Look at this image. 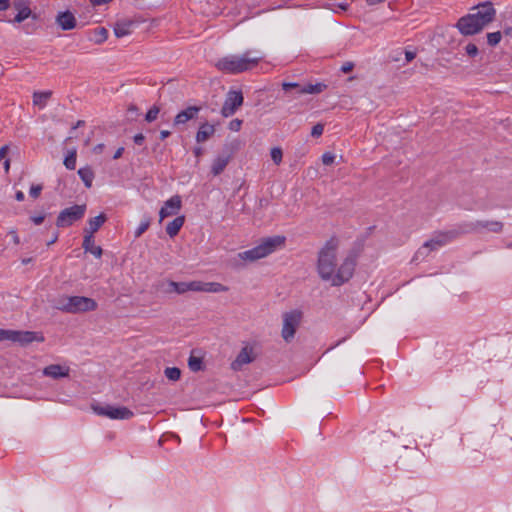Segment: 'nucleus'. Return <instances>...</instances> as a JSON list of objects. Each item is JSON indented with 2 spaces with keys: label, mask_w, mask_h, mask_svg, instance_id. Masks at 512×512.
Wrapping results in <instances>:
<instances>
[{
  "label": "nucleus",
  "mask_w": 512,
  "mask_h": 512,
  "mask_svg": "<svg viewBox=\"0 0 512 512\" xmlns=\"http://www.w3.org/2000/svg\"><path fill=\"white\" fill-rule=\"evenodd\" d=\"M338 249L339 240L331 237L319 250L317 256V273L323 281L330 282L332 286H341L348 282L356 266L353 256H347L339 262Z\"/></svg>",
  "instance_id": "1"
},
{
  "label": "nucleus",
  "mask_w": 512,
  "mask_h": 512,
  "mask_svg": "<svg viewBox=\"0 0 512 512\" xmlns=\"http://www.w3.org/2000/svg\"><path fill=\"white\" fill-rule=\"evenodd\" d=\"M496 10L489 1L474 6L471 12L459 18L456 28L464 36L480 33L486 26L494 21Z\"/></svg>",
  "instance_id": "2"
},
{
  "label": "nucleus",
  "mask_w": 512,
  "mask_h": 512,
  "mask_svg": "<svg viewBox=\"0 0 512 512\" xmlns=\"http://www.w3.org/2000/svg\"><path fill=\"white\" fill-rule=\"evenodd\" d=\"M164 286V292L171 294H184L188 291L194 292H206V293H221L227 292L229 288L218 282H202V281H190V282H175L167 280L162 283Z\"/></svg>",
  "instance_id": "3"
},
{
  "label": "nucleus",
  "mask_w": 512,
  "mask_h": 512,
  "mask_svg": "<svg viewBox=\"0 0 512 512\" xmlns=\"http://www.w3.org/2000/svg\"><path fill=\"white\" fill-rule=\"evenodd\" d=\"M262 58V56L250 57L248 52L243 55H228L219 59L215 66L224 73L239 74L256 67Z\"/></svg>",
  "instance_id": "4"
},
{
  "label": "nucleus",
  "mask_w": 512,
  "mask_h": 512,
  "mask_svg": "<svg viewBox=\"0 0 512 512\" xmlns=\"http://www.w3.org/2000/svg\"><path fill=\"white\" fill-rule=\"evenodd\" d=\"M285 240L286 238L280 235L264 238L257 246L239 253V258L250 262L265 258L282 247Z\"/></svg>",
  "instance_id": "5"
},
{
  "label": "nucleus",
  "mask_w": 512,
  "mask_h": 512,
  "mask_svg": "<svg viewBox=\"0 0 512 512\" xmlns=\"http://www.w3.org/2000/svg\"><path fill=\"white\" fill-rule=\"evenodd\" d=\"M285 240L286 238L280 235L264 238L257 246L239 253V258L250 262L265 258L282 247Z\"/></svg>",
  "instance_id": "6"
},
{
  "label": "nucleus",
  "mask_w": 512,
  "mask_h": 512,
  "mask_svg": "<svg viewBox=\"0 0 512 512\" xmlns=\"http://www.w3.org/2000/svg\"><path fill=\"white\" fill-rule=\"evenodd\" d=\"M56 307L63 312L76 314L95 311L98 305L94 299L89 297L69 296L60 299Z\"/></svg>",
  "instance_id": "7"
},
{
  "label": "nucleus",
  "mask_w": 512,
  "mask_h": 512,
  "mask_svg": "<svg viewBox=\"0 0 512 512\" xmlns=\"http://www.w3.org/2000/svg\"><path fill=\"white\" fill-rule=\"evenodd\" d=\"M460 235H463L462 230L460 229V224L449 231L439 232L433 238L424 243V245L418 250V254L425 255L429 251L436 250L446 245Z\"/></svg>",
  "instance_id": "8"
},
{
  "label": "nucleus",
  "mask_w": 512,
  "mask_h": 512,
  "mask_svg": "<svg viewBox=\"0 0 512 512\" xmlns=\"http://www.w3.org/2000/svg\"><path fill=\"white\" fill-rule=\"evenodd\" d=\"M302 316L300 310H291L283 314L281 336L286 343H290L294 339L295 333L301 324Z\"/></svg>",
  "instance_id": "9"
},
{
  "label": "nucleus",
  "mask_w": 512,
  "mask_h": 512,
  "mask_svg": "<svg viewBox=\"0 0 512 512\" xmlns=\"http://www.w3.org/2000/svg\"><path fill=\"white\" fill-rule=\"evenodd\" d=\"M92 409L99 416L115 420H126L134 416V413L125 406L93 405Z\"/></svg>",
  "instance_id": "10"
},
{
  "label": "nucleus",
  "mask_w": 512,
  "mask_h": 512,
  "mask_svg": "<svg viewBox=\"0 0 512 512\" xmlns=\"http://www.w3.org/2000/svg\"><path fill=\"white\" fill-rule=\"evenodd\" d=\"M86 211V205H73L62 210L56 220L58 227H68L82 219Z\"/></svg>",
  "instance_id": "11"
},
{
  "label": "nucleus",
  "mask_w": 512,
  "mask_h": 512,
  "mask_svg": "<svg viewBox=\"0 0 512 512\" xmlns=\"http://www.w3.org/2000/svg\"><path fill=\"white\" fill-rule=\"evenodd\" d=\"M462 234L480 232L483 229L494 233H500L503 230V223L500 221L478 220L475 222H465L460 224Z\"/></svg>",
  "instance_id": "12"
},
{
  "label": "nucleus",
  "mask_w": 512,
  "mask_h": 512,
  "mask_svg": "<svg viewBox=\"0 0 512 512\" xmlns=\"http://www.w3.org/2000/svg\"><path fill=\"white\" fill-rule=\"evenodd\" d=\"M243 100L244 98L241 91H229L221 109L222 116H232L243 104Z\"/></svg>",
  "instance_id": "13"
},
{
  "label": "nucleus",
  "mask_w": 512,
  "mask_h": 512,
  "mask_svg": "<svg viewBox=\"0 0 512 512\" xmlns=\"http://www.w3.org/2000/svg\"><path fill=\"white\" fill-rule=\"evenodd\" d=\"M326 85L324 83H316V84H307L304 86H301L297 83H288L285 82L282 84V88L284 91L288 92L292 89L295 90L296 94H319L324 89H326Z\"/></svg>",
  "instance_id": "14"
},
{
  "label": "nucleus",
  "mask_w": 512,
  "mask_h": 512,
  "mask_svg": "<svg viewBox=\"0 0 512 512\" xmlns=\"http://www.w3.org/2000/svg\"><path fill=\"white\" fill-rule=\"evenodd\" d=\"M182 208V200L179 195H174L168 199L159 211V222L165 218L177 215Z\"/></svg>",
  "instance_id": "15"
},
{
  "label": "nucleus",
  "mask_w": 512,
  "mask_h": 512,
  "mask_svg": "<svg viewBox=\"0 0 512 512\" xmlns=\"http://www.w3.org/2000/svg\"><path fill=\"white\" fill-rule=\"evenodd\" d=\"M43 342L44 337L41 333L33 331H17L14 330V336L12 342L19 343L21 345H27L32 342Z\"/></svg>",
  "instance_id": "16"
},
{
  "label": "nucleus",
  "mask_w": 512,
  "mask_h": 512,
  "mask_svg": "<svg viewBox=\"0 0 512 512\" xmlns=\"http://www.w3.org/2000/svg\"><path fill=\"white\" fill-rule=\"evenodd\" d=\"M255 359L253 348L245 346L241 349L236 359L232 362L231 367L233 370H240L245 364L251 363Z\"/></svg>",
  "instance_id": "17"
},
{
  "label": "nucleus",
  "mask_w": 512,
  "mask_h": 512,
  "mask_svg": "<svg viewBox=\"0 0 512 512\" xmlns=\"http://www.w3.org/2000/svg\"><path fill=\"white\" fill-rule=\"evenodd\" d=\"M69 373L70 369L68 366H62L59 364H51L43 369V375L53 379L68 377Z\"/></svg>",
  "instance_id": "18"
},
{
  "label": "nucleus",
  "mask_w": 512,
  "mask_h": 512,
  "mask_svg": "<svg viewBox=\"0 0 512 512\" xmlns=\"http://www.w3.org/2000/svg\"><path fill=\"white\" fill-rule=\"evenodd\" d=\"M134 24V21L130 19L118 20L113 26L115 36L121 38L130 35Z\"/></svg>",
  "instance_id": "19"
},
{
  "label": "nucleus",
  "mask_w": 512,
  "mask_h": 512,
  "mask_svg": "<svg viewBox=\"0 0 512 512\" xmlns=\"http://www.w3.org/2000/svg\"><path fill=\"white\" fill-rule=\"evenodd\" d=\"M200 111V107L190 106L180 111L174 118V125L185 124L189 120L194 119Z\"/></svg>",
  "instance_id": "20"
},
{
  "label": "nucleus",
  "mask_w": 512,
  "mask_h": 512,
  "mask_svg": "<svg viewBox=\"0 0 512 512\" xmlns=\"http://www.w3.org/2000/svg\"><path fill=\"white\" fill-rule=\"evenodd\" d=\"M56 22L63 30H71L76 27V18L70 11L59 13Z\"/></svg>",
  "instance_id": "21"
},
{
  "label": "nucleus",
  "mask_w": 512,
  "mask_h": 512,
  "mask_svg": "<svg viewBox=\"0 0 512 512\" xmlns=\"http://www.w3.org/2000/svg\"><path fill=\"white\" fill-rule=\"evenodd\" d=\"M106 220L107 217L104 213L89 219L88 226L84 229L85 235L93 236V234L99 230V228L105 223Z\"/></svg>",
  "instance_id": "22"
},
{
  "label": "nucleus",
  "mask_w": 512,
  "mask_h": 512,
  "mask_svg": "<svg viewBox=\"0 0 512 512\" xmlns=\"http://www.w3.org/2000/svg\"><path fill=\"white\" fill-rule=\"evenodd\" d=\"M82 247L85 250V252L91 253L96 258H101L103 254L102 248L94 244L93 236L85 235Z\"/></svg>",
  "instance_id": "23"
},
{
  "label": "nucleus",
  "mask_w": 512,
  "mask_h": 512,
  "mask_svg": "<svg viewBox=\"0 0 512 512\" xmlns=\"http://www.w3.org/2000/svg\"><path fill=\"white\" fill-rule=\"evenodd\" d=\"M229 162H230L229 155H220V156L216 157L211 166L212 174L214 176H218L219 174H221Z\"/></svg>",
  "instance_id": "24"
},
{
  "label": "nucleus",
  "mask_w": 512,
  "mask_h": 512,
  "mask_svg": "<svg viewBox=\"0 0 512 512\" xmlns=\"http://www.w3.org/2000/svg\"><path fill=\"white\" fill-rule=\"evenodd\" d=\"M215 133V128L213 125L205 123L202 124L196 134V141L198 143L205 142Z\"/></svg>",
  "instance_id": "25"
},
{
  "label": "nucleus",
  "mask_w": 512,
  "mask_h": 512,
  "mask_svg": "<svg viewBox=\"0 0 512 512\" xmlns=\"http://www.w3.org/2000/svg\"><path fill=\"white\" fill-rule=\"evenodd\" d=\"M184 222H185V217L183 215L176 217L174 220H172L171 222H169L167 224L166 233L171 238L175 237L179 233L182 226L184 225Z\"/></svg>",
  "instance_id": "26"
},
{
  "label": "nucleus",
  "mask_w": 512,
  "mask_h": 512,
  "mask_svg": "<svg viewBox=\"0 0 512 512\" xmlns=\"http://www.w3.org/2000/svg\"><path fill=\"white\" fill-rule=\"evenodd\" d=\"M51 96H52L51 91L34 92L33 93V104L35 106L39 107L40 109H43L46 106L47 101L50 99Z\"/></svg>",
  "instance_id": "27"
},
{
  "label": "nucleus",
  "mask_w": 512,
  "mask_h": 512,
  "mask_svg": "<svg viewBox=\"0 0 512 512\" xmlns=\"http://www.w3.org/2000/svg\"><path fill=\"white\" fill-rule=\"evenodd\" d=\"M78 175L81 180L84 182L86 188H91L93 179L95 177L93 170L91 167L86 166L82 167L78 170Z\"/></svg>",
  "instance_id": "28"
},
{
  "label": "nucleus",
  "mask_w": 512,
  "mask_h": 512,
  "mask_svg": "<svg viewBox=\"0 0 512 512\" xmlns=\"http://www.w3.org/2000/svg\"><path fill=\"white\" fill-rule=\"evenodd\" d=\"M76 157H77V153H76L75 149L69 151L68 155L64 159V165L67 169H69V170L75 169Z\"/></svg>",
  "instance_id": "29"
},
{
  "label": "nucleus",
  "mask_w": 512,
  "mask_h": 512,
  "mask_svg": "<svg viewBox=\"0 0 512 512\" xmlns=\"http://www.w3.org/2000/svg\"><path fill=\"white\" fill-rule=\"evenodd\" d=\"M94 34H95V42L97 44H101V43L105 42L108 38V31L104 27L96 28L94 30Z\"/></svg>",
  "instance_id": "30"
},
{
  "label": "nucleus",
  "mask_w": 512,
  "mask_h": 512,
  "mask_svg": "<svg viewBox=\"0 0 512 512\" xmlns=\"http://www.w3.org/2000/svg\"><path fill=\"white\" fill-rule=\"evenodd\" d=\"M165 376L171 381H177L181 377V371L177 367H168L164 371Z\"/></svg>",
  "instance_id": "31"
},
{
  "label": "nucleus",
  "mask_w": 512,
  "mask_h": 512,
  "mask_svg": "<svg viewBox=\"0 0 512 512\" xmlns=\"http://www.w3.org/2000/svg\"><path fill=\"white\" fill-rule=\"evenodd\" d=\"M188 366L193 372L200 371L202 369V359L191 355L188 359Z\"/></svg>",
  "instance_id": "32"
},
{
  "label": "nucleus",
  "mask_w": 512,
  "mask_h": 512,
  "mask_svg": "<svg viewBox=\"0 0 512 512\" xmlns=\"http://www.w3.org/2000/svg\"><path fill=\"white\" fill-rule=\"evenodd\" d=\"M31 15H32V11H31V9L29 7L28 8H21L20 11H18V13L16 14L13 22L21 23L24 20H26L27 18H29Z\"/></svg>",
  "instance_id": "33"
},
{
  "label": "nucleus",
  "mask_w": 512,
  "mask_h": 512,
  "mask_svg": "<svg viewBox=\"0 0 512 512\" xmlns=\"http://www.w3.org/2000/svg\"><path fill=\"white\" fill-rule=\"evenodd\" d=\"M150 224H151V219H150L149 217H145V218L141 221V223H140V225L137 227V229L135 230V233H134L135 237H136V238H138V237H140L144 232H146V231H147V229L149 228Z\"/></svg>",
  "instance_id": "34"
},
{
  "label": "nucleus",
  "mask_w": 512,
  "mask_h": 512,
  "mask_svg": "<svg viewBox=\"0 0 512 512\" xmlns=\"http://www.w3.org/2000/svg\"><path fill=\"white\" fill-rule=\"evenodd\" d=\"M502 39V34L500 31L491 32L487 34V43L494 47L500 43Z\"/></svg>",
  "instance_id": "35"
},
{
  "label": "nucleus",
  "mask_w": 512,
  "mask_h": 512,
  "mask_svg": "<svg viewBox=\"0 0 512 512\" xmlns=\"http://www.w3.org/2000/svg\"><path fill=\"white\" fill-rule=\"evenodd\" d=\"M270 155H271L272 161L276 165H279L282 162L283 152H282V149L280 147L272 148L271 152H270Z\"/></svg>",
  "instance_id": "36"
},
{
  "label": "nucleus",
  "mask_w": 512,
  "mask_h": 512,
  "mask_svg": "<svg viewBox=\"0 0 512 512\" xmlns=\"http://www.w3.org/2000/svg\"><path fill=\"white\" fill-rule=\"evenodd\" d=\"M160 109L157 106L151 107L146 113L145 120L147 122H152L157 119Z\"/></svg>",
  "instance_id": "37"
},
{
  "label": "nucleus",
  "mask_w": 512,
  "mask_h": 512,
  "mask_svg": "<svg viewBox=\"0 0 512 512\" xmlns=\"http://www.w3.org/2000/svg\"><path fill=\"white\" fill-rule=\"evenodd\" d=\"M14 336V330L0 329V341H11Z\"/></svg>",
  "instance_id": "38"
},
{
  "label": "nucleus",
  "mask_w": 512,
  "mask_h": 512,
  "mask_svg": "<svg viewBox=\"0 0 512 512\" xmlns=\"http://www.w3.org/2000/svg\"><path fill=\"white\" fill-rule=\"evenodd\" d=\"M465 52L469 57H476L478 55V48L474 43H469L465 47Z\"/></svg>",
  "instance_id": "39"
},
{
  "label": "nucleus",
  "mask_w": 512,
  "mask_h": 512,
  "mask_svg": "<svg viewBox=\"0 0 512 512\" xmlns=\"http://www.w3.org/2000/svg\"><path fill=\"white\" fill-rule=\"evenodd\" d=\"M335 160V155L331 152H325L322 155V162L324 165H331Z\"/></svg>",
  "instance_id": "40"
},
{
  "label": "nucleus",
  "mask_w": 512,
  "mask_h": 512,
  "mask_svg": "<svg viewBox=\"0 0 512 512\" xmlns=\"http://www.w3.org/2000/svg\"><path fill=\"white\" fill-rule=\"evenodd\" d=\"M241 126H242V120L240 119H233L232 121H230L229 123V129L231 131H234V132H237L241 129Z\"/></svg>",
  "instance_id": "41"
},
{
  "label": "nucleus",
  "mask_w": 512,
  "mask_h": 512,
  "mask_svg": "<svg viewBox=\"0 0 512 512\" xmlns=\"http://www.w3.org/2000/svg\"><path fill=\"white\" fill-rule=\"evenodd\" d=\"M323 131H324V126L322 124L318 123L315 126H313L311 135L313 137H319L323 134Z\"/></svg>",
  "instance_id": "42"
},
{
  "label": "nucleus",
  "mask_w": 512,
  "mask_h": 512,
  "mask_svg": "<svg viewBox=\"0 0 512 512\" xmlns=\"http://www.w3.org/2000/svg\"><path fill=\"white\" fill-rule=\"evenodd\" d=\"M42 186L41 185H33L30 188L29 194L33 198H38L41 194Z\"/></svg>",
  "instance_id": "43"
},
{
  "label": "nucleus",
  "mask_w": 512,
  "mask_h": 512,
  "mask_svg": "<svg viewBox=\"0 0 512 512\" xmlns=\"http://www.w3.org/2000/svg\"><path fill=\"white\" fill-rule=\"evenodd\" d=\"M13 7L17 10V11H20L21 8H28V6L22 1V0H15L13 2Z\"/></svg>",
  "instance_id": "44"
},
{
  "label": "nucleus",
  "mask_w": 512,
  "mask_h": 512,
  "mask_svg": "<svg viewBox=\"0 0 512 512\" xmlns=\"http://www.w3.org/2000/svg\"><path fill=\"white\" fill-rule=\"evenodd\" d=\"M353 67H354V64L352 62H346L342 65L341 71L344 73H348V72L352 71Z\"/></svg>",
  "instance_id": "45"
},
{
  "label": "nucleus",
  "mask_w": 512,
  "mask_h": 512,
  "mask_svg": "<svg viewBox=\"0 0 512 512\" xmlns=\"http://www.w3.org/2000/svg\"><path fill=\"white\" fill-rule=\"evenodd\" d=\"M8 152H9L8 145H4L0 148V161L3 159H7L6 156H7Z\"/></svg>",
  "instance_id": "46"
},
{
  "label": "nucleus",
  "mask_w": 512,
  "mask_h": 512,
  "mask_svg": "<svg viewBox=\"0 0 512 512\" xmlns=\"http://www.w3.org/2000/svg\"><path fill=\"white\" fill-rule=\"evenodd\" d=\"M92 6H101L112 2L113 0H89Z\"/></svg>",
  "instance_id": "47"
},
{
  "label": "nucleus",
  "mask_w": 512,
  "mask_h": 512,
  "mask_svg": "<svg viewBox=\"0 0 512 512\" xmlns=\"http://www.w3.org/2000/svg\"><path fill=\"white\" fill-rule=\"evenodd\" d=\"M144 140H145V137H144V135L142 133L136 134L134 136V142L137 145H142Z\"/></svg>",
  "instance_id": "48"
},
{
  "label": "nucleus",
  "mask_w": 512,
  "mask_h": 512,
  "mask_svg": "<svg viewBox=\"0 0 512 512\" xmlns=\"http://www.w3.org/2000/svg\"><path fill=\"white\" fill-rule=\"evenodd\" d=\"M416 57V52L414 51H405V58L407 62H411Z\"/></svg>",
  "instance_id": "49"
},
{
  "label": "nucleus",
  "mask_w": 512,
  "mask_h": 512,
  "mask_svg": "<svg viewBox=\"0 0 512 512\" xmlns=\"http://www.w3.org/2000/svg\"><path fill=\"white\" fill-rule=\"evenodd\" d=\"M45 219V216L44 215H38V216H33L31 217V220L34 222V224L36 225H40L43 223Z\"/></svg>",
  "instance_id": "50"
},
{
  "label": "nucleus",
  "mask_w": 512,
  "mask_h": 512,
  "mask_svg": "<svg viewBox=\"0 0 512 512\" xmlns=\"http://www.w3.org/2000/svg\"><path fill=\"white\" fill-rule=\"evenodd\" d=\"M9 8V0H0V10L4 11Z\"/></svg>",
  "instance_id": "51"
},
{
  "label": "nucleus",
  "mask_w": 512,
  "mask_h": 512,
  "mask_svg": "<svg viewBox=\"0 0 512 512\" xmlns=\"http://www.w3.org/2000/svg\"><path fill=\"white\" fill-rule=\"evenodd\" d=\"M123 152H124L123 147L118 148L113 155V159H119L122 156Z\"/></svg>",
  "instance_id": "52"
},
{
  "label": "nucleus",
  "mask_w": 512,
  "mask_h": 512,
  "mask_svg": "<svg viewBox=\"0 0 512 512\" xmlns=\"http://www.w3.org/2000/svg\"><path fill=\"white\" fill-rule=\"evenodd\" d=\"M15 199L17 201H23L24 200V193L22 191H17L15 194Z\"/></svg>",
  "instance_id": "53"
},
{
  "label": "nucleus",
  "mask_w": 512,
  "mask_h": 512,
  "mask_svg": "<svg viewBox=\"0 0 512 512\" xmlns=\"http://www.w3.org/2000/svg\"><path fill=\"white\" fill-rule=\"evenodd\" d=\"M384 1L385 0H366L367 4L369 6H374V5H377V4L382 3Z\"/></svg>",
  "instance_id": "54"
},
{
  "label": "nucleus",
  "mask_w": 512,
  "mask_h": 512,
  "mask_svg": "<svg viewBox=\"0 0 512 512\" xmlns=\"http://www.w3.org/2000/svg\"><path fill=\"white\" fill-rule=\"evenodd\" d=\"M169 135H170V132H169V131H167V130H162V131L160 132V139H161V140H164V139H166Z\"/></svg>",
  "instance_id": "55"
},
{
  "label": "nucleus",
  "mask_w": 512,
  "mask_h": 512,
  "mask_svg": "<svg viewBox=\"0 0 512 512\" xmlns=\"http://www.w3.org/2000/svg\"><path fill=\"white\" fill-rule=\"evenodd\" d=\"M103 148H104V145H103V144H98V145H96V146L94 147V152H95V153H101V152H102V150H103Z\"/></svg>",
  "instance_id": "56"
},
{
  "label": "nucleus",
  "mask_w": 512,
  "mask_h": 512,
  "mask_svg": "<svg viewBox=\"0 0 512 512\" xmlns=\"http://www.w3.org/2000/svg\"><path fill=\"white\" fill-rule=\"evenodd\" d=\"M4 169H5L6 173L9 172V169H10V160L9 159L4 160Z\"/></svg>",
  "instance_id": "57"
},
{
  "label": "nucleus",
  "mask_w": 512,
  "mask_h": 512,
  "mask_svg": "<svg viewBox=\"0 0 512 512\" xmlns=\"http://www.w3.org/2000/svg\"><path fill=\"white\" fill-rule=\"evenodd\" d=\"M11 233H12V235H13V241H14V243H15V244H19V237H18L17 233H16L15 231H12Z\"/></svg>",
  "instance_id": "58"
},
{
  "label": "nucleus",
  "mask_w": 512,
  "mask_h": 512,
  "mask_svg": "<svg viewBox=\"0 0 512 512\" xmlns=\"http://www.w3.org/2000/svg\"><path fill=\"white\" fill-rule=\"evenodd\" d=\"M58 239V233H55L54 234V237H51V240L47 243L48 245H51L53 243H55Z\"/></svg>",
  "instance_id": "59"
},
{
  "label": "nucleus",
  "mask_w": 512,
  "mask_h": 512,
  "mask_svg": "<svg viewBox=\"0 0 512 512\" xmlns=\"http://www.w3.org/2000/svg\"><path fill=\"white\" fill-rule=\"evenodd\" d=\"M194 154L199 157L202 154V148L197 147L194 149Z\"/></svg>",
  "instance_id": "60"
},
{
  "label": "nucleus",
  "mask_w": 512,
  "mask_h": 512,
  "mask_svg": "<svg viewBox=\"0 0 512 512\" xmlns=\"http://www.w3.org/2000/svg\"><path fill=\"white\" fill-rule=\"evenodd\" d=\"M82 125H84V121H83V120H79V121H77V123H76V125L73 127V129H76V128H78V127L82 126Z\"/></svg>",
  "instance_id": "61"
},
{
  "label": "nucleus",
  "mask_w": 512,
  "mask_h": 512,
  "mask_svg": "<svg viewBox=\"0 0 512 512\" xmlns=\"http://www.w3.org/2000/svg\"><path fill=\"white\" fill-rule=\"evenodd\" d=\"M339 7L343 10H346L348 5L347 4H340Z\"/></svg>",
  "instance_id": "62"
},
{
  "label": "nucleus",
  "mask_w": 512,
  "mask_h": 512,
  "mask_svg": "<svg viewBox=\"0 0 512 512\" xmlns=\"http://www.w3.org/2000/svg\"><path fill=\"white\" fill-rule=\"evenodd\" d=\"M507 247H508L509 249H512V243H509V244L507 245Z\"/></svg>",
  "instance_id": "63"
}]
</instances>
